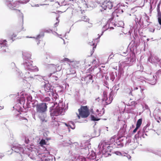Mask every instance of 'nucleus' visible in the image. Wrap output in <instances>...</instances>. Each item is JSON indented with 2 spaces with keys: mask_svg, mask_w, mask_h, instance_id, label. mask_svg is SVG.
Wrapping results in <instances>:
<instances>
[{
  "mask_svg": "<svg viewBox=\"0 0 161 161\" xmlns=\"http://www.w3.org/2000/svg\"><path fill=\"white\" fill-rule=\"evenodd\" d=\"M22 55L24 59L23 63L22 64L23 65L25 69L30 72L38 71V68L36 66H33L32 64V63L33 62L31 60V54L28 52H23Z\"/></svg>",
  "mask_w": 161,
  "mask_h": 161,
  "instance_id": "f257e3e1",
  "label": "nucleus"
},
{
  "mask_svg": "<svg viewBox=\"0 0 161 161\" xmlns=\"http://www.w3.org/2000/svg\"><path fill=\"white\" fill-rule=\"evenodd\" d=\"M64 111L63 109L57 106L55 107L54 105L52 106L49 108V112L52 120L56 119L55 116H57L60 114L62 115Z\"/></svg>",
  "mask_w": 161,
  "mask_h": 161,
  "instance_id": "f03ea898",
  "label": "nucleus"
},
{
  "mask_svg": "<svg viewBox=\"0 0 161 161\" xmlns=\"http://www.w3.org/2000/svg\"><path fill=\"white\" fill-rule=\"evenodd\" d=\"M32 107L34 108L35 106L36 107V114L43 113L45 112L47 110V104L46 103H37L36 105H34V103H31Z\"/></svg>",
  "mask_w": 161,
  "mask_h": 161,
  "instance_id": "7ed1b4c3",
  "label": "nucleus"
},
{
  "mask_svg": "<svg viewBox=\"0 0 161 161\" xmlns=\"http://www.w3.org/2000/svg\"><path fill=\"white\" fill-rule=\"evenodd\" d=\"M79 114L76 113L77 117L79 119L80 117L82 118H86L90 114L89 110L87 106H81L80 108L78 109Z\"/></svg>",
  "mask_w": 161,
  "mask_h": 161,
  "instance_id": "20e7f679",
  "label": "nucleus"
},
{
  "mask_svg": "<svg viewBox=\"0 0 161 161\" xmlns=\"http://www.w3.org/2000/svg\"><path fill=\"white\" fill-rule=\"evenodd\" d=\"M99 6L102 8L100 9V11L101 12L106 10L107 8L111 9L113 7L112 3L110 1H104L102 3H98Z\"/></svg>",
  "mask_w": 161,
  "mask_h": 161,
  "instance_id": "39448f33",
  "label": "nucleus"
},
{
  "mask_svg": "<svg viewBox=\"0 0 161 161\" xmlns=\"http://www.w3.org/2000/svg\"><path fill=\"white\" fill-rule=\"evenodd\" d=\"M13 0H6L5 4L10 9L12 10H16L20 12V10L16 9L14 8L15 7L18 8L19 2L17 1L13 2Z\"/></svg>",
  "mask_w": 161,
  "mask_h": 161,
  "instance_id": "423d86ee",
  "label": "nucleus"
},
{
  "mask_svg": "<svg viewBox=\"0 0 161 161\" xmlns=\"http://www.w3.org/2000/svg\"><path fill=\"white\" fill-rule=\"evenodd\" d=\"M115 14L117 16V17L118 16V15H117L116 13L113 12L112 13V16H111V17L110 18H109L108 19V20L107 24L106 25H105L103 27V29L105 28V27H106V29L105 30H103L102 31V33H101V35H99V36L97 38V39L99 38L101 36H102L104 32L105 31H106L109 28L110 23H111V21L113 20V19H114V16Z\"/></svg>",
  "mask_w": 161,
  "mask_h": 161,
  "instance_id": "0eeeda50",
  "label": "nucleus"
},
{
  "mask_svg": "<svg viewBox=\"0 0 161 161\" xmlns=\"http://www.w3.org/2000/svg\"><path fill=\"white\" fill-rule=\"evenodd\" d=\"M41 83L42 85L41 86L42 88L44 89L46 93L49 92L50 91H53V87L49 84V82H46L45 81H43Z\"/></svg>",
  "mask_w": 161,
  "mask_h": 161,
  "instance_id": "6e6552de",
  "label": "nucleus"
},
{
  "mask_svg": "<svg viewBox=\"0 0 161 161\" xmlns=\"http://www.w3.org/2000/svg\"><path fill=\"white\" fill-rule=\"evenodd\" d=\"M11 149L12 151H14L16 153H19V154H20L21 153H23L24 151L22 146L19 144L13 145Z\"/></svg>",
  "mask_w": 161,
  "mask_h": 161,
  "instance_id": "1a4fd4ad",
  "label": "nucleus"
},
{
  "mask_svg": "<svg viewBox=\"0 0 161 161\" xmlns=\"http://www.w3.org/2000/svg\"><path fill=\"white\" fill-rule=\"evenodd\" d=\"M102 150L103 154L105 155V156L107 157L111 155V154L109 152H111L112 148H110V147H109L108 146L106 147L104 145H103L102 148Z\"/></svg>",
  "mask_w": 161,
  "mask_h": 161,
  "instance_id": "9d476101",
  "label": "nucleus"
},
{
  "mask_svg": "<svg viewBox=\"0 0 161 161\" xmlns=\"http://www.w3.org/2000/svg\"><path fill=\"white\" fill-rule=\"evenodd\" d=\"M159 59L158 57L152 56V55H150L148 58L147 61L156 65V64L157 62L159 61Z\"/></svg>",
  "mask_w": 161,
  "mask_h": 161,
  "instance_id": "9b49d317",
  "label": "nucleus"
},
{
  "mask_svg": "<svg viewBox=\"0 0 161 161\" xmlns=\"http://www.w3.org/2000/svg\"><path fill=\"white\" fill-rule=\"evenodd\" d=\"M7 42L6 40H4L0 42V50L2 49V52L5 53L7 52L6 49H7V44L6 43Z\"/></svg>",
  "mask_w": 161,
  "mask_h": 161,
  "instance_id": "f8f14e48",
  "label": "nucleus"
},
{
  "mask_svg": "<svg viewBox=\"0 0 161 161\" xmlns=\"http://www.w3.org/2000/svg\"><path fill=\"white\" fill-rule=\"evenodd\" d=\"M80 153L81 154L86 156L89 154V148L87 146H85L84 147L80 148L79 149Z\"/></svg>",
  "mask_w": 161,
  "mask_h": 161,
  "instance_id": "ddd939ff",
  "label": "nucleus"
},
{
  "mask_svg": "<svg viewBox=\"0 0 161 161\" xmlns=\"http://www.w3.org/2000/svg\"><path fill=\"white\" fill-rule=\"evenodd\" d=\"M82 80L84 79V80L86 81V83H89L90 82H92V83L93 82V76L90 74L86 76L85 77H82Z\"/></svg>",
  "mask_w": 161,
  "mask_h": 161,
  "instance_id": "4468645a",
  "label": "nucleus"
},
{
  "mask_svg": "<svg viewBox=\"0 0 161 161\" xmlns=\"http://www.w3.org/2000/svg\"><path fill=\"white\" fill-rule=\"evenodd\" d=\"M161 3H159L157 5V11L158 13V19L159 24L161 25V12L160 10Z\"/></svg>",
  "mask_w": 161,
  "mask_h": 161,
  "instance_id": "2eb2a0df",
  "label": "nucleus"
},
{
  "mask_svg": "<svg viewBox=\"0 0 161 161\" xmlns=\"http://www.w3.org/2000/svg\"><path fill=\"white\" fill-rule=\"evenodd\" d=\"M81 156L77 155L76 156H74L71 160H69L68 161H80V158Z\"/></svg>",
  "mask_w": 161,
  "mask_h": 161,
  "instance_id": "dca6fc26",
  "label": "nucleus"
},
{
  "mask_svg": "<svg viewBox=\"0 0 161 161\" xmlns=\"http://www.w3.org/2000/svg\"><path fill=\"white\" fill-rule=\"evenodd\" d=\"M52 126L54 127L55 129H57L59 125L58 122L56 120V119H55V120H52Z\"/></svg>",
  "mask_w": 161,
  "mask_h": 161,
  "instance_id": "f3484780",
  "label": "nucleus"
},
{
  "mask_svg": "<svg viewBox=\"0 0 161 161\" xmlns=\"http://www.w3.org/2000/svg\"><path fill=\"white\" fill-rule=\"evenodd\" d=\"M35 76V75L34 76L32 75L31 74H30V72H26L25 74V78L26 79H27L30 78H34V77Z\"/></svg>",
  "mask_w": 161,
  "mask_h": 161,
  "instance_id": "a211bd4d",
  "label": "nucleus"
},
{
  "mask_svg": "<svg viewBox=\"0 0 161 161\" xmlns=\"http://www.w3.org/2000/svg\"><path fill=\"white\" fill-rule=\"evenodd\" d=\"M115 144H114V145L118 147L119 148L123 147L124 146V144L123 143H122L121 142H120L119 140L118 141H117Z\"/></svg>",
  "mask_w": 161,
  "mask_h": 161,
  "instance_id": "6ab92c4d",
  "label": "nucleus"
},
{
  "mask_svg": "<svg viewBox=\"0 0 161 161\" xmlns=\"http://www.w3.org/2000/svg\"><path fill=\"white\" fill-rule=\"evenodd\" d=\"M91 119L92 121H98L100 119V118L95 116L94 115H90Z\"/></svg>",
  "mask_w": 161,
  "mask_h": 161,
  "instance_id": "aec40b11",
  "label": "nucleus"
},
{
  "mask_svg": "<svg viewBox=\"0 0 161 161\" xmlns=\"http://www.w3.org/2000/svg\"><path fill=\"white\" fill-rule=\"evenodd\" d=\"M123 73V70L121 69H119L118 76V80H119L121 77V75Z\"/></svg>",
  "mask_w": 161,
  "mask_h": 161,
  "instance_id": "412c9836",
  "label": "nucleus"
},
{
  "mask_svg": "<svg viewBox=\"0 0 161 161\" xmlns=\"http://www.w3.org/2000/svg\"><path fill=\"white\" fill-rule=\"evenodd\" d=\"M142 119H138L137 122H136V126L139 128L142 124Z\"/></svg>",
  "mask_w": 161,
  "mask_h": 161,
  "instance_id": "4be33fe9",
  "label": "nucleus"
},
{
  "mask_svg": "<svg viewBox=\"0 0 161 161\" xmlns=\"http://www.w3.org/2000/svg\"><path fill=\"white\" fill-rule=\"evenodd\" d=\"M144 132H143L142 130H139L137 132V133L139 134V135L140 137V138H141V137H142L143 138H144L145 137L144 136Z\"/></svg>",
  "mask_w": 161,
  "mask_h": 161,
  "instance_id": "5701e85b",
  "label": "nucleus"
},
{
  "mask_svg": "<svg viewBox=\"0 0 161 161\" xmlns=\"http://www.w3.org/2000/svg\"><path fill=\"white\" fill-rule=\"evenodd\" d=\"M43 160H42V161H52V157L49 156H47L46 158H43Z\"/></svg>",
  "mask_w": 161,
  "mask_h": 161,
  "instance_id": "b1692460",
  "label": "nucleus"
},
{
  "mask_svg": "<svg viewBox=\"0 0 161 161\" xmlns=\"http://www.w3.org/2000/svg\"><path fill=\"white\" fill-rule=\"evenodd\" d=\"M44 36V32H41L37 35L36 37V39L38 40L41 37H43Z\"/></svg>",
  "mask_w": 161,
  "mask_h": 161,
  "instance_id": "393cba45",
  "label": "nucleus"
},
{
  "mask_svg": "<svg viewBox=\"0 0 161 161\" xmlns=\"http://www.w3.org/2000/svg\"><path fill=\"white\" fill-rule=\"evenodd\" d=\"M100 3L99 1H97V2H94L92 5V8H96L97 6H98L99 8H101L99 6V5H98V3Z\"/></svg>",
  "mask_w": 161,
  "mask_h": 161,
  "instance_id": "a878e982",
  "label": "nucleus"
},
{
  "mask_svg": "<svg viewBox=\"0 0 161 161\" xmlns=\"http://www.w3.org/2000/svg\"><path fill=\"white\" fill-rule=\"evenodd\" d=\"M39 144L41 147H42L43 145H46V142L45 140L42 139L39 142Z\"/></svg>",
  "mask_w": 161,
  "mask_h": 161,
  "instance_id": "bb28decb",
  "label": "nucleus"
},
{
  "mask_svg": "<svg viewBox=\"0 0 161 161\" xmlns=\"http://www.w3.org/2000/svg\"><path fill=\"white\" fill-rule=\"evenodd\" d=\"M110 79L113 81L115 79V76L114 72H111L110 73Z\"/></svg>",
  "mask_w": 161,
  "mask_h": 161,
  "instance_id": "cd10ccee",
  "label": "nucleus"
},
{
  "mask_svg": "<svg viewBox=\"0 0 161 161\" xmlns=\"http://www.w3.org/2000/svg\"><path fill=\"white\" fill-rule=\"evenodd\" d=\"M71 124H72L73 126H71L70 125L67 124L66 123H65V125H66L67 127H69V126L70 128H71V129H75V125L74 123L73 122H71Z\"/></svg>",
  "mask_w": 161,
  "mask_h": 161,
  "instance_id": "c85d7f7f",
  "label": "nucleus"
},
{
  "mask_svg": "<svg viewBox=\"0 0 161 161\" xmlns=\"http://www.w3.org/2000/svg\"><path fill=\"white\" fill-rule=\"evenodd\" d=\"M138 46V44L137 43H136V44H134V46H133V47H132L131 48H130V49L133 51H134L135 49H136L137 48V47Z\"/></svg>",
  "mask_w": 161,
  "mask_h": 161,
  "instance_id": "c756f323",
  "label": "nucleus"
},
{
  "mask_svg": "<svg viewBox=\"0 0 161 161\" xmlns=\"http://www.w3.org/2000/svg\"><path fill=\"white\" fill-rule=\"evenodd\" d=\"M134 138L136 139V141H138L139 139H141V138L140 137L139 134L137 133L134 136Z\"/></svg>",
  "mask_w": 161,
  "mask_h": 161,
  "instance_id": "7c9ffc66",
  "label": "nucleus"
},
{
  "mask_svg": "<svg viewBox=\"0 0 161 161\" xmlns=\"http://www.w3.org/2000/svg\"><path fill=\"white\" fill-rule=\"evenodd\" d=\"M156 67H159L160 68H161V62L160 61V60L159 59V61L157 62L156 64Z\"/></svg>",
  "mask_w": 161,
  "mask_h": 161,
  "instance_id": "2f4dec72",
  "label": "nucleus"
},
{
  "mask_svg": "<svg viewBox=\"0 0 161 161\" xmlns=\"http://www.w3.org/2000/svg\"><path fill=\"white\" fill-rule=\"evenodd\" d=\"M147 127L146 126H144L142 130H141L144 133H146L148 132V130H149L148 129H147Z\"/></svg>",
  "mask_w": 161,
  "mask_h": 161,
  "instance_id": "473e14b6",
  "label": "nucleus"
},
{
  "mask_svg": "<svg viewBox=\"0 0 161 161\" xmlns=\"http://www.w3.org/2000/svg\"><path fill=\"white\" fill-rule=\"evenodd\" d=\"M70 73L68 74L69 75H74L76 73V72L75 70L72 69H70Z\"/></svg>",
  "mask_w": 161,
  "mask_h": 161,
  "instance_id": "72a5a7b5",
  "label": "nucleus"
},
{
  "mask_svg": "<svg viewBox=\"0 0 161 161\" xmlns=\"http://www.w3.org/2000/svg\"><path fill=\"white\" fill-rule=\"evenodd\" d=\"M112 153H114L116 154V155L118 156L122 155L121 153L120 152L118 151H114V152H113Z\"/></svg>",
  "mask_w": 161,
  "mask_h": 161,
  "instance_id": "f704fd0d",
  "label": "nucleus"
},
{
  "mask_svg": "<svg viewBox=\"0 0 161 161\" xmlns=\"http://www.w3.org/2000/svg\"><path fill=\"white\" fill-rule=\"evenodd\" d=\"M26 99L27 101H32V97L31 96H28L26 97Z\"/></svg>",
  "mask_w": 161,
  "mask_h": 161,
  "instance_id": "c9c22d12",
  "label": "nucleus"
},
{
  "mask_svg": "<svg viewBox=\"0 0 161 161\" xmlns=\"http://www.w3.org/2000/svg\"><path fill=\"white\" fill-rule=\"evenodd\" d=\"M103 95L104 97L102 99L103 101H106L107 100V95L105 94V92H103Z\"/></svg>",
  "mask_w": 161,
  "mask_h": 161,
  "instance_id": "e433bc0d",
  "label": "nucleus"
},
{
  "mask_svg": "<svg viewBox=\"0 0 161 161\" xmlns=\"http://www.w3.org/2000/svg\"><path fill=\"white\" fill-rule=\"evenodd\" d=\"M48 95L50 96H54L55 93L53 92V90L52 91H50Z\"/></svg>",
  "mask_w": 161,
  "mask_h": 161,
  "instance_id": "4c0bfd02",
  "label": "nucleus"
},
{
  "mask_svg": "<svg viewBox=\"0 0 161 161\" xmlns=\"http://www.w3.org/2000/svg\"><path fill=\"white\" fill-rule=\"evenodd\" d=\"M47 155H48L47 154H42V157L41 158V161L43 160L42 158H46L48 156H47Z\"/></svg>",
  "mask_w": 161,
  "mask_h": 161,
  "instance_id": "58836bf2",
  "label": "nucleus"
},
{
  "mask_svg": "<svg viewBox=\"0 0 161 161\" xmlns=\"http://www.w3.org/2000/svg\"><path fill=\"white\" fill-rule=\"evenodd\" d=\"M32 101H27L26 105L28 108H29L31 107L30 104L31 103V102H32Z\"/></svg>",
  "mask_w": 161,
  "mask_h": 161,
  "instance_id": "ea45409f",
  "label": "nucleus"
},
{
  "mask_svg": "<svg viewBox=\"0 0 161 161\" xmlns=\"http://www.w3.org/2000/svg\"><path fill=\"white\" fill-rule=\"evenodd\" d=\"M30 0H25L24 2H23V1H20L19 2L22 3H26L27 2H29Z\"/></svg>",
  "mask_w": 161,
  "mask_h": 161,
  "instance_id": "a19ab883",
  "label": "nucleus"
},
{
  "mask_svg": "<svg viewBox=\"0 0 161 161\" xmlns=\"http://www.w3.org/2000/svg\"><path fill=\"white\" fill-rule=\"evenodd\" d=\"M139 128V127H137L136 126V127L135 128V129L133 131L132 134H134V133H136L137 131V130Z\"/></svg>",
  "mask_w": 161,
  "mask_h": 161,
  "instance_id": "79ce46f5",
  "label": "nucleus"
},
{
  "mask_svg": "<svg viewBox=\"0 0 161 161\" xmlns=\"http://www.w3.org/2000/svg\"><path fill=\"white\" fill-rule=\"evenodd\" d=\"M141 19H142V18H140V19L138 21V19L137 18H136V19H135V21H136V19H137V23L139 24H140V23H141Z\"/></svg>",
  "mask_w": 161,
  "mask_h": 161,
  "instance_id": "37998d69",
  "label": "nucleus"
},
{
  "mask_svg": "<svg viewBox=\"0 0 161 161\" xmlns=\"http://www.w3.org/2000/svg\"><path fill=\"white\" fill-rule=\"evenodd\" d=\"M41 77L44 80L46 81V82H49L48 80L47 79L46 77L45 76H41Z\"/></svg>",
  "mask_w": 161,
  "mask_h": 161,
  "instance_id": "c03bdc74",
  "label": "nucleus"
},
{
  "mask_svg": "<svg viewBox=\"0 0 161 161\" xmlns=\"http://www.w3.org/2000/svg\"><path fill=\"white\" fill-rule=\"evenodd\" d=\"M80 160V161H86V158L82 156Z\"/></svg>",
  "mask_w": 161,
  "mask_h": 161,
  "instance_id": "a18cd8bd",
  "label": "nucleus"
},
{
  "mask_svg": "<svg viewBox=\"0 0 161 161\" xmlns=\"http://www.w3.org/2000/svg\"><path fill=\"white\" fill-rule=\"evenodd\" d=\"M52 31L50 29H49L48 30H46L45 31V32L47 33H50L51 32H52Z\"/></svg>",
  "mask_w": 161,
  "mask_h": 161,
  "instance_id": "49530a36",
  "label": "nucleus"
},
{
  "mask_svg": "<svg viewBox=\"0 0 161 161\" xmlns=\"http://www.w3.org/2000/svg\"><path fill=\"white\" fill-rule=\"evenodd\" d=\"M11 65L12 69H13L15 67V64L13 62H12L11 63Z\"/></svg>",
  "mask_w": 161,
  "mask_h": 161,
  "instance_id": "de8ad7c7",
  "label": "nucleus"
},
{
  "mask_svg": "<svg viewBox=\"0 0 161 161\" xmlns=\"http://www.w3.org/2000/svg\"><path fill=\"white\" fill-rule=\"evenodd\" d=\"M131 105H134V106L135 107V105H136V104H137V102H136V101H132V102H131Z\"/></svg>",
  "mask_w": 161,
  "mask_h": 161,
  "instance_id": "09e8293b",
  "label": "nucleus"
},
{
  "mask_svg": "<svg viewBox=\"0 0 161 161\" xmlns=\"http://www.w3.org/2000/svg\"><path fill=\"white\" fill-rule=\"evenodd\" d=\"M56 66L57 67V69L58 71H60L61 69L62 68L61 67L60 68L59 65L57 64Z\"/></svg>",
  "mask_w": 161,
  "mask_h": 161,
  "instance_id": "8fccbe9b",
  "label": "nucleus"
},
{
  "mask_svg": "<svg viewBox=\"0 0 161 161\" xmlns=\"http://www.w3.org/2000/svg\"><path fill=\"white\" fill-rule=\"evenodd\" d=\"M16 35H15V34H14L12 35V37H11V40H12V42H13V41H14V40L13 39V38L16 37Z\"/></svg>",
  "mask_w": 161,
  "mask_h": 161,
  "instance_id": "3c124183",
  "label": "nucleus"
},
{
  "mask_svg": "<svg viewBox=\"0 0 161 161\" xmlns=\"http://www.w3.org/2000/svg\"><path fill=\"white\" fill-rule=\"evenodd\" d=\"M144 107L146 109H148L149 110H150L149 107L147 104H145Z\"/></svg>",
  "mask_w": 161,
  "mask_h": 161,
  "instance_id": "603ef678",
  "label": "nucleus"
},
{
  "mask_svg": "<svg viewBox=\"0 0 161 161\" xmlns=\"http://www.w3.org/2000/svg\"><path fill=\"white\" fill-rule=\"evenodd\" d=\"M154 118L155 119H159L160 120V121H161V118L160 117H157L156 116L154 117Z\"/></svg>",
  "mask_w": 161,
  "mask_h": 161,
  "instance_id": "864d4df0",
  "label": "nucleus"
},
{
  "mask_svg": "<svg viewBox=\"0 0 161 161\" xmlns=\"http://www.w3.org/2000/svg\"><path fill=\"white\" fill-rule=\"evenodd\" d=\"M146 18H147V19L146 20V21L147 22H149L148 21L149 20V17L148 16H147V15H146Z\"/></svg>",
  "mask_w": 161,
  "mask_h": 161,
  "instance_id": "5fc2aeb1",
  "label": "nucleus"
},
{
  "mask_svg": "<svg viewBox=\"0 0 161 161\" xmlns=\"http://www.w3.org/2000/svg\"><path fill=\"white\" fill-rule=\"evenodd\" d=\"M109 147H110V148H112V150L113 149V147H114V145L110 144H109L108 145Z\"/></svg>",
  "mask_w": 161,
  "mask_h": 161,
  "instance_id": "6e6d98bb",
  "label": "nucleus"
},
{
  "mask_svg": "<svg viewBox=\"0 0 161 161\" xmlns=\"http://www.w3.org/2000/svg\"><path fill=\"white\" fill-rule=\"evenodd\" d=\"M4 156V155L3 154L0 153V159H2V157H3Z\"/></svg>",
  "mask_w": 161,
  "mask_h": 161,
  "instance_id": "4d7b16f0",
  "label": "nucleus"
},
{
  "mask_svg": "<svg viewBox=\"0 0 161 161\" xmlns=\"http://www.w3.org/2000/svg\"><path fill=\"white\" fill-rule=\"evenodd\" d=\"M29 139H26L25 140V142L26 144H28L29 143Z\"/></svg>",
  "mask_w": 161,
  "mask_h": 161,
  "instance_id": "13d9d810",
  "label": "nucleus"
},
{
  "mask_svg": "<svg viewBox=\"0 0 161 161\" xmlns=\"http://www.w3.org/2000/svg\"><path fill=\"white\" fill-rule=\"evenodd\" d=\"M132 91H133V90H132V88H131V90H130V92L129 93V95H132Z\"/></svg>",
  "mask_w": 161,
  "mask_h": 161,
  "instance_id": "bf43d9fd",
  "label": "nucleus"
},
{
  "mask_svg": "<svg viewBox=\"0 0 161 161\" xmlns=\"http://www.w3.org/2000/svg\"><path fill=\"white\" fill-rule=\"evenodd\" d=\"M155 31V29H153L152 28H150V32H154Z\"/></svg>",
  "mask_w": 161,
  "mask_h": 161,
  "instance_id": "052dcab7",
  "label": "nucleus"
},
{
  "mask_svg": "<svg viewBox=\"0 0 161 161\" xmlns=\"http://www.w3.org/2000/svg\"><path fill=\"white\" fill-rule=\"evenodd\" d=\"M112 55H113V54H112L110 55L109 56L108 59H109V58H110V59H111L112 58V57H113V56H112Z\"/></svg>",
  "mask_w": 161,
  "mask_h": 161,
  "instance_id": "680f3d73",
  "label": "nucleus"
},
{
  "mask_svg": "<svg viewBox=\"0 0 161 161\" xmlns=\"http://www.w3.org/2000/svg\"><path fill=\"white\" fill-rule=\"evenodd\" d=\"M146 151L149 152H152V150L150 149H147Z\"/></svg>",
  "mask_w": 161,
  "mask_h": 161,
  "instance_id": "e2e57ef3",
  "label": "nucleus"
},
{
  "mask_svg": "<svg viewBox=\"0 0 161 161\" xmlns=\"http://www.w3.org/2000/svg\"><path fill=\"white\" fill-rule=\"evenodd\" d=\"M41 120L42 122H47V120H45V119H42Z\"/></svg>",
  "mask_w": 161,
  "mask_h": 161,
  "instance_id": "0e129e2a",
  "label": "nucleus"
},
{
  "mask_svg": "<svg viewBox=\"0 0 161 161\" xmlns=\"http://www.w3.org/2000/svg\"><path fill=\"white\" fill-rule=\"evenodd\" d=\"M59 21H58V22H56L55 24H54V26L55 27H56V25H57V24H58L59 23Z\"/></svg>",
  "mask_w": 161,
  "mask_h": 161,
  "instance_id": "69168bd1",
  "label": "nucleus"
},
{
  "mask_svg": "<svg viewBox=\"0 0 161 161\" xmlns=\"http://www.w3.org/2000/svg\"><path fill=\"white\" fill-rule=\"evenodd\" d=\"M150 125V123L148 122L145 126L147 128Z\"/></svg>",
  "mask_w": 161,
  "mask_h": 161,
  "instance_id": "338daca9",
  "label": "nucleus"
},
{
  "mask_svg": "<svg viewBox=\"0 0 161 161\" xmlns=\"http://www.w3.org/2000/svg\"><path fill=\"white\" fill-rule=\"evenodd\" d=\"M90 45H91V46H94L95 45V43H91V42H90Z\"/></svg>",
  "mask_w": 161,
  "mask_h": 161,
  "instance_id": "774afa93",
  "label": "nucleus"
}]
</instances>
